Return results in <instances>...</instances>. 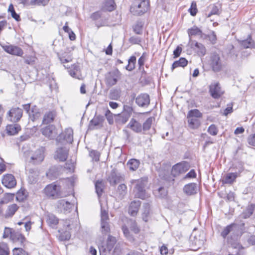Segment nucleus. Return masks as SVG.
Wrapping results in <instances>:
<instances>
[{"instance_id":"nucleus-11","label":"nucleus","mask_w":255,"mask_h":255,"mask_svg":"<svg viewBox=\"0 0 255 255\" xmlns=\"http://www.w3.org/2000/svg\"><path fill=\"white\" fill-rule=\"evenodd\" d=\"M209 92L212 97L214 99L220 98L224 93L220 86L219 83L218 82H214L211 84Z\"/></svg>"},{"instance_id":"nucleus-26","label":"nucleus","mask_w":255,"mask_h":255,"mask_svg":"<svg viewBox=\"0 0 255 255\" xmlns=\"http://www.w3.org/2000/svg\"><path fill=\"white\" fill-rule=\"evenodd\" d=\"M184 191L187 195H193L197 192V186L195 183H190L186 185L184 187Z\"/></svg>"},{"instance_id":"nucleus-30","label":"nucleus","mask_w":255,"mask_h":255,"mask_svg":"<svg viewBox=\"0 0 255 255\" xmlns=\"http://www.w3.org/2000/svg\"><path fill=\"white\" fill-rule=\"evenodd\" d=\"M18 207L15 204H11L8 206L5 214V217L8 218L12 216L17 210Z\"/></svg>"},{"instance_id":"nucleus-35","label":"nucleus","mask_w":255,"mask_h":255,"mask_svg":"<svg viewBox=\"0 0 255 255\" xmlns=\"http://www.w3.org/2000/svg\"><path fill=\"white\" fill-rule=\"evenodd\" d=\"M150 206L149 203H145L143 205V211L142 213V218L143 220L147 222L148 220V216L150 212Z\"/></svg>"},{"instance_id":"nucleus-32","label":"nucleus","mask_w":255,"mask_h":255,"mask_svg":"<svg viewBox=\"0 0 255 255\" xmlns=\"http://www.w3.org/2000/svg\"><path fill=\"white\" fill-rule=\"evenodd\" d=\"M46 222L50 227L54 228L58 223V220L54 215L48 214L47 216Z\"/></svg>"},{"instance_id":"nucleus-37","label":"nucleus","mask_w":255,"mask_h":255,"mask_svg":"<svg viewBox=\"0 0 255 255\" xmlns=\"http://www.w3.org/2000/svg\"><path fill=\"white\" fill-rule=\"evenodd\" d=\"M255 208V206L253 204L248 206L246 210L242 214L243 217L245 219L250 217L253 214Z\"/></svg>"},{"instance_id":"nucleus-44","label":"nucleus","mask_w":255,"mask_h":255,"mask_svg":"<svg viewBox=\"0 0 255 255\" xmlns=\"http://www.w3.org/2000/svg\"><path fill=\"white\" fill-rule=\"evenodd\" d=\"M103 187H104V185H103L102 181H98L96 182V183H95L96 191V193L99 197L102 194V193L103 192Z\"/></svg>"},{"instance_id":"nucleus-19","label":"nucleus","mask_w":255,"mask_h":255,"mask_svg":"<svg viewBox=\"0 0 255 255\" xmlns=\"http://www.w3.org/2000/svg\"><path fill=\"white\" fill-rule=\"evenodd\" d=\"M108 179L111 185H115L123 180V176L116 170H113Z\"/></svg>"},{"instance_id":"nucleus-53","label":"nucleus","mask_w":255,"mask_h":255,"mask_svg":"<svg viewBox=\"0 0 255 255\" xmlns=\"http://www.w3.org/2000/svg\"><path fill=\"white\" fill-rule=\"evenodd\" d=\"M13 255H26L25 252L20 248H15L13 250Z\"/></svg>"},{"instance_id":"nucleus-14","label":"nucleus","mask_w":255,"mask_h":255,"mask_svg":"<svg viewBox=\"0 0 255 255\" xmlns=\"http://www.w3.org/2000/svg\"><path fill=\"white\" fill-rule=\"evenodd\" d=\"M42 134L49 139L54 138L57 134L55 126L49 125L42 129Z\"/></svg>"},{"instance_id":"nucleus-47","label":"nucleus","mask_w":255,"mask_h":255,"mask_svg":"<svg viewBox=\"0 0 255 255\" xmlns=\"http://www.w3.org/2000/svg\"><path fill=\"white\" fill-rule=\"evenodd\" d=\"M130 43L132 44H140L142 38L137 36H131L128 40Z\"/></svg>"},{"instance_id":"nucleus-49","label":"nucleus","mask_w":255,"mask_h":255,"mask_svg":"<svg viewBox=\"0 0 255 255\" xmlns=\"http://www.w3.org/2000/svg\"><path fill=\"white\" fill-rule=\"evenodd\" d=\"M127 186L124 184H120L118 187V192L122 197H123L127 193Z\"/></svg>"},{"instance_id":"nucleus-33","label":"nucleus","mask_w":255,"mask_h":255,"mask_svg":"<svg viewBox=\"0 0 255 255\" xmlns=\"http://www.w3.org/2000/svg\"><path fill=\"white\" fill-rule=\"evenodd\" d=\"M140 162L135 159H130L127 163V166L130 170L135 171L139 167Z\"/></svg>"},{"instance_id":"nucleus-6","label":"nucleus","mask_w":255,"mask_h":255,"mask_svg":"<svg viewBox=\"0 0 255 255\" xmlns=\"http://www.w3.org/2000/svg\"><path fill=\"white\" fill-rule=\"evenodd\" d=\"M231 234L234 238L238 237L240 234L239 226L236 224H231L227 226L221 233V236L225 238L227 235Z\"/></svg>"},{"instance_id":"nucleus-55","label":"nucleus","mask_w":255,"mask_h":255,"mask_svg":"<svg viewBox=\"0 0 255 255\" xmlns=\"http://www.w3.org/2000/svg\"><path fill=\"white\" fill-rule=\"evenodd\" d=\"M120 96L118 91H111L109 97L111 99L117 100L120 98Z\"/></svg>"},{"instance_id":"nucleus-63","label":"nucleus","mask_w":255,"mask_h":255,"mask_svg":"<svg viewBox=\"0 0 255 255\" xmlns=\"http://www.w3.org/2000/svg\"><path fill=\"white\" fill-rule=\"evenodd\" d=\"M101 16V12L100 11H96L94 13H93L92 15H91V18L93 19V20H97L99 18H100Z\"/></svg>"},{"instance_id":"nucleus-13","label":"nucleus","mask_w":255,"mask_h":255,"mask_svg":"<svg viewBox=\"0 0 255 255\" xmlns=\"http://www.w3.org/2000/svg\"><path fill=\"white\" fill-rule=\"evenodd\" d=\"M2 47L6 52L11 55L21 56L23 53V50L16 46L8 45L3 46Z\"/></svg>"},{"instance_id":"nucleus-18","label":"nucleus","mask_w":255,"mask_h":255,"mask_svg":"<svg viewBox=\"0 0 255 255\" xmlns=\"http://www.w3.org/2000/svg\"><path fill=\"white\" fill-rule=\"evenodd\" d=\"M188 34L189 37V44L191 48H193V44L194 41H192V36H199L200 37H202V31L197 26H194L193 27L188 29Z\"/></svg>"},{"instance_id":"nucleus-45","label":"nucleus","mask_w":255,"mask_h":255,"mask_svg":"<svg viewBox=\"0 0 255 255\" xmlns=\"http://www.w3.org/2000/svg\"><path fill=\"white\" fill-rule=\"evenodd\" d=\"M202 116V113L197 109L190 110L188 115L187 117H195V118H201Z\"/></svg>"},{"instance_id":"nucleus-23","label":"nucleus","mask_w":255,"mask_h":255,"mask_svg":"<svg viewBox=\"0 0 255 255\" xmlns=\"http://www.w3.org/2000/svg\"><path fill=\"white\" fill-rule=\"evenodd\" d=\"M59 173L60 168L59 167L52 166L46 173V175L50 179L54 180L58 177Z\"/></svg>"},{"instance_id":"nucleus-7","label":"nucleus","mask_w":255,"mask_h":255,"mask_svg":"<svg viewBox=\"0 0 255 255\" xmlns=\"http://www.w3.org/2000/svg\"><path fill=\"white\" fill-rule=\"evenodd\" d=\"M22 116V110L19 108H13L7 113V119L12 122H17Z\"/></svg>"},{"instance_id":"nucleus-57","label":"nucleus","mask_w":255,"mask_h":255,"mask_svg":"<svg viewBox=\"0 0 255 255\" xmlns=\"http://www.w3.org/2000/svg\"><path fill=\"white\" fill-rule=\"evenodd\" d=\"M219 13V8L218 6L214 5L212 6V10L210 13L208 14V17H210L213 14H218Z\"/></svg>"},{"instance_id":"nucleus-2","label":"nucleus","mask_w":255,"mask_h":255,"mask_svg":"<svg viewBox=\"0 0 255 255\" xmlns=\"http://www.w3.org/2000/svg\"><path fill=\"white\" fill-rule=\"evenodd\" d=\"M136 183V186L134 192H135V196L141 199H144L148 197V194L146 193L145 190V186L146 184L147 180L146 179L141 178L139 180H131L130 181L131 186L133 184Z\"/></svg>"},{"instance_id":"nucleus-36","label":"nucleus","mask_w":255,"mask_h":255,"mask_svg":"<svg viewBox=\"0 0 255 255\" xmlns=\"http://www.w3.org/2000/svg\"><path fill=\"white\" fill-rule=\"evenodd\" d=\"M55 117V114L52 112H48L46 113L43 119V124H49L54 120Z\"/></svg>"},{"instance_id":"nucleus-1","label":"nucleus","mask_w":255,"mask_h":255,"mask_svg":"<svg viewBox=\"0 0 255 255\" xmlns=\"http://www.w3.org/2000/svg\"><path fill=\"white\" fill-rule=\"evenodd\" d=\"M26 160L33 164L41 163L44 159V148L41 147L34 151L24 152Z\"/></svg>"},{"instance_id":"nucleus-39","label":"nucleus","mask_w":255,"mask_h":255,"mask_svg":"<svg viewBox=\"0 0 255 255\" xmlns=\"http://www.w3.org/2000/svg\"><path fill=\"white\" fill-rule=\"evenodd\" d=\"M143 23L142 21H137L133 26L134 32L137 34H141L142 33Z\"/></svg>"},{"instance_id":"nucleus-15","label":"nucleus","mask_w":255,"mask_h":255,"mask_svg":"<svg viewBox=\"0 0 255 255\" xmlns=\"http://www.w3.org/2000/svg\"><path fill=\"white\" fill-rule=\"evenodd\" d=\"M135 102L139 107H147L150 103L149 96L147 94H141L136 98Z\"/></svg>"},{"instance_id":"nucleus-60","label":"nucleus","mask_w":255,"mask_h":255,"mask_svg":"<svg viewBox=\"0 0 255 255\" xmlns=\"http://www.w3.org/2000/svg\"><path fill=\"white\" fill-rule=\"evenodd\" d=\"M208 37L209 40L213 44L216 42L217 38L215 33L214 31H212L210 34L208 35Z\"/></svg>"},{"instance_id":"nucleus-16","label":"nucleus","mask_w":255,"mask_h":255,"mask_svg":"<svg viewBox=\"0 0 255 255\" xmlns=\"http://www.w3.org/2000/svg\"><path fill=\"white\" fill-rule=\"evenodd\" d=\"M73 206L71 203L65 199L59 200L57 203L58 208L64 213L70 212Z\"/></svg>"},{"instance_id":"nucleus-9","label":"nucleus","mask_w":255,"mask_h":255,"mask_svg":"<svg viewBox=\"0 0 255 255\" xmlns=\"http://www.w3.org/2000/svg\"><path fill=\"white\" fill-rule=\"evenodd\" d=\"M210 65L214 72H219L222 68V65L219 55L213 53L210 57Z\"/></svg>"},{"instance_id":"nucleus-17","label":"nucleus","mask_w":255,"mask_h":255,"mask_svg":"<svg viewBox=\"0 0 255 255\" xmlns=\"http://www.w3.org/2000/svg\"><path fill=\"white\" fill-rule=\"evenodd\" d=\"M68 150L66 147L58 148L55 151L54 158L60 161H64L68 157Z\"/></svg>"},{"instance_id":"nucleus-21","label":"nucleus","mask_w":255,"mask_h":255,"mask_svg":"<svg viewBox=\"0 0 255 255\" xmlns=\"http://www.w3.org/2000/svg\"><path fill=\"white\" fill-rule=\"evenodd\" d=\"M140 205L141 202L139 200L132 201L129 206L128 213L132 216H136Z\"/></svg>"},{"instance_id":"nucleus-5","label":"nucleus","mask_w":255,"mask_h":255,"mask_svg":"<svg viewBox=\"0 0 255 255\" xmlns=\"http://www.w3.org/2000/svg\"><path fill=\"white\" fill-rule=\"evenodd\" d=\"M100 231L103 235H107L110 232L108 213L102 208H101V212Z\"/></svg>"},{"instance_id":"nucleus-20","label":"nucleus","mask_w":255,"mask_h":255,"mask_svg":"<svg viewBox=\"0 0 255 255\" xmlns=\"http://www.w3.org/2000/svg\"><path fill=\"white\" fill-rule=\"evenodd\" d=\"M238 176V173L237 172L228 173L223 177L222 182L223 184H232L236 181Z\"/></svg>"},{"instance_id":"nucleus-29","label":"nucleus","mask_w":255,"mask_h":255,"mask_svg":"<svg viewBox=\"0 0 255 255\" xmlns=\"http://www.w3.org/2000/svg\"><path fill=\"white\" fill-rule=\"evenodd\" d=\"M73 130L71 128H67L65 129L64 132L62 133L64 139L66 142L69 143H72L73 141Z\"/></svg>"},{"instance_id":"nucleus-43","label":"nucleus","mask_w":255,"mask_h":255,"mask_svg":"<svg viewBox=\"0 0 255 255\" xmlns=\"http://www.w3.org/2000/svg\"><path fill=\"white\" fill-rule=\"evenodd\" d=\"M136 62V58L132 56L128 60V65L126 66V69L131 71L134 68V64Z\"/></svg>"},{"instance_id":"nucleus-48","label":"nucleus","mask_w":255,"mask_h":255,"mask_svg":"<svg viewBox=\"0 0 255 255\" xmlns=\"http://www.w3.org/2000/svg\"><path fill=\"white\" fill-rule=\"evenodd\" d=\"M130 230L133 231L134 233H138L139 232V229L137 226L136 223L135 221L130 220L128 221V223Z\"/></svg>"},{"instance_id":"nucleus-12","label":"nucleus","mask_w":255,"mask_h":255,"mask_svg":"<svg viewBox=\"0 0 255 255\" xmlns=\"http://www.w3.org/2000/svg\"><path fill=\"white\" fill-rule=\"evenodd\" d=\"M2 184L7 188H11L16 186V181L13 175L7 174L3 176Z\"/></svg>"},{"instance_id":"nucleus-46","label":"nucleus","mask_w":255,"mask_h":255,"mask_svg":"<svg viewBox=\"0 0 255 255\" xmlns=\"http://www.w3.org/2000/svg\"><path fill=\"white\" fill-rule=\"evenodd\" d=\"M153 118L152 117H150L148 118L145 121V122L143 124L142 128L144 131H146L150 128L153 122Z\"/></svg>"},{"instance_id":"nucleus-52","label":"nucleus","mask_w":255,"mask_h":255,"mask_svg":"<svg viewBox=\"0 0 255 255\" xmlns=\"http://www.w3.org/2000/svg\"><path fill=\"white\" fill-rule=\"evenodd\" d=\"M189 11L192 16H194L196 14L197 9L196 8V4L195 2L191 3V6L189 9Z\"/></svg>"},{"instance_id":"nucleus-42","label":"nucleus","mask_w":255,"mask_h":255,"mask_svg":"<svg viewBox=\"0 0 255 255\" xmlns=\"http://www.w3.org/2000/svg\"><path fill=\"white\" fill-rule=\"evenodd\" d=\"M205 241V237L204 233H202L200 235L199 238L198 239L197 236L195 237V244L198 246V248H200L201 246H202Z\"/></svg>"},{"instance_id":"nucleus-8","label":"nucleus","mask_w":255,"mask_h":255,"mask_svg":"<svg viewBox=\"0 0 255 255\" xmlns=\"http://www.w3.org/2000/svg\"><path fill=\"white\" fill-rule=\"evenodd\" d=\"M189 168V165L186 162L178 163L174 165L172 168L171 174L174 177L187 171Z\"/></svg>"},{"instance_id":"nucleus-62","label":"nucleus","mask_w":255,"mask_h":255,"mask_svg":"<svg viewBox=\"0 0 255 255\" xmlns=\"http://www.w3.org/2000/svg\"><path fill=\"white\" fill-rule=\"evenodd\" d=\"M182 51V48L178 46L173 51V55L175 58L178 57L181 54Z\"/></svg>"},{"instance_id":"nucleus-22","label":"nucleus","mask_w":255,"mask_h":255,"mask_svg":"<svg viewBox=\"0 0 255 255\" xmlns=\"http://www.w3.org/2000/svg\"><path fill=\"white\" fill-rule=\"evenodd\" d=\"M116 4L114 0H105L102 5V10L103 11H112L115 9Z\"/></svg>"},{"instance_id":"nucleus-58","label":"nucleus","mask_w":255,"mask_h":255,"mask_svg":"<svg viewBox=\"0 0 255 255\" xmlns=\"http://www.w3.org/2000/svg\"><path fill=\"white\" fill-rule=\"evenodd\" d=\"M248 142L249 144L255 146V134L250 135L248 137Z\"/></svg>"},{"instance_id":"nucleus-27","label":"nucleus","mask_w":255,"mask_h":255,"mask_svg":"<svg viewBox=\"0 0 255 255\" xmlns=\"http://www.w3.org/2000/svg\"><path fill=\"white\" fill-rule=\"evenodd\" d=\"M7 132L9 135H14L20 130V126L18 124L9 125L6 128Z\"/></svg>"},{"instance_id":"nucleus-24","label":"nucleus","mask_w":255,"mask_h":255,"mask_svg":"<svg viewBox=\"0 0 255 255\" xmlns=\"http://www.w3.org/2000/svg\"><path fill=\"white\" fill-rule=\"evenodd\" d=\"M128 126L136 132H140L142 130L141 124L134 119H132L130 120L128 124Z\"/></svg>"},{"instance_id":"nucleus-38","label":"nucleus","mask_w":255,"mask_h":255,"mask_svg":"<svg viewBox=\"0 0 255 255\" xmlns=\"http://www.w3.org/2000/svg\"><path fill=\"white\" fill-rule=\"evenodd\" d=\"M188 61L184 58H180L179 60L175 61L172 66V69H174L179 66L185 67L187 65Z\"/></svg>"},{"instance_id":"nucleus-10","label":"nucleus","mask_w":255,"mask_h":255,"mask_svg":"<svg viewBox=\"0 0 255 255\" xmlns=\"http://www.w3.org/2000/svg\"><path fill=\"white\" fill-rule=\"evenodd\" d=\"M60 188L58 186L51 184L47 185L44 189V193L46 195L53 198H57L59 196Z\"/></svg>"},{"instance_id":"nucleus-59","label":"nucleus","mask_w":255,"mask_h":255,"mask_svg":"<svg viewBox=\"0 0 255 255\" xmlns=\"http://www.w3.org/2000/svg\"><path fill=\"white\" fill-rule=\"evenodd\" d=\"M132 111V109L131 107L128 106V105H125L124 106V110L123 112L122 113H125L127 114H129V115L130 116L131 114Z\"/></svg>"},{"instance_id":"nucleus-54","label":"nucleus","mask_w":255,"mask_h":255,"mask_svg":"<svg viewBox=\"0 0 255 255\" xmlns=\"http://www.w3.org/2000/svg\"><path fill=\"white\" fill-rule=\"evenodd\" d=\"M49 1V0H32L31 3L32 4L45 5L48 3Z\"/></svg>"},{"instance_id":"nucleus-25","label":"nucleus","mask_w":255,"mask_h":255,"mask_svg":"<svg viewBox=\"0 0 255 255\" xmlns=\"http://www.w3.org/2000/svg\"><path fill=\"white\" fill-rule=\"evenodd\" d=\"M118 81V76L114 73H109L106 77V83L109 86L115 85Z\"/></svg>"},{"instance_id":"nucleus-61","label":"nucleus","mask_w":255,"mask_h":255,"mask_svg":"<svg viewBox=\"0 0 255 255\" xmlns=\"http://www.w3.org/2000/svg\"><path fill=\"white\" fill-rule=\"evenodd\" d=\"M130 116L129 114L122 113L121 116L122 123L123 124L126 123L128 121Z\"/></svg>"},{"instance_id":"nucleus-31","label":"nucleus","mask_w":255,"mask_h":255,"mask_svg":"<svg viewBox=\"0 0 255 255\" xmlns=\"http://www.w3.org/2000/svg\"><path fill=\"white\" fill-rule=\"evenodd\" d=\"M116 242L117 240L116 238L111 236H109L107 240L106 248L105 249V250H107L109 252H111L114 248Z\"/></svg>"},{"instance_id":"nucleus-4","label":"nucleus","mask_w":255,"mask_h":255,"mask_svg":"<svg viewBox=\"0 0 255 255\" xmlns=\"http://www.w3.org/2000/svg\"><path fill=\"white\" fill-rule=\"evenodd\" d=\"M72 222V221L69 219L62 221L63 228L58 230L60 233L59 239L60 240L66 241L70 239Z\"/></svg>"},{"instance_id":"nucleus-64","label":"nucleus","mask_w":255,"mask_h":255,"mask_svg":"<svg viewBox=\"0 0 255 255\" xmlns=\"http://www.w3.org/2000/svg\"><path fill=\"white\" fill-rule=\"evenodd\" d=\"M160 253L162 255H167L168 254V249L164 245H163L160 248Z\"/></svg>"},{"instance_id":"nucleus-41","label":"nucleus","mask_w":255,"mask_h":255,"mask_svg":"<svg viewBox=\"0 0 255 255\" xmlns=\"http://www.w3.org/2000/svg\"><path fill=\"white\" fill-rule=\"evenodd\" d=\"M79 71V67L77 65H73L71 68L68 70L69 74L73 78L79 79L77 76V73Z\"/></svg>"},{"instance_id":"nucleus-51","label":"nucleus","mask_w":255,"mask_h":255,"mask_svg":"<svg viewBox=\"0 0 255 255\" xmlns=\"http://www.w3.org/2000/svg\"><path fill=\"white\" fill-rule=\"evenodd\" d=\"M208 131L210 134L216 135L218 133V129L215 125L212 124L209 127Z\"/></svg>"},{"instance_id":"nucleus-28","label":"nucleus","mask_w":255,"mask_h":255,"mask_svg":"<svg viewBox=\"0 0 255 255\" xmlns=\"http://www.w3.org/2000/svg\"><path fill=\"white\" fill-rule=\"evenodd\" d=\"M188 122L190 128L195 129L197 128L200 125V121L195 117H187Z\"/></svg>"},{"instance_id":"nucleus-34","label":"nucleus","mask_w":255,"mask_h":255,"mask_svg":"<svg viewBox=\"0 0 255 255\" xmlns=\"http://www.w3.org/2000/svg\"><path fill=\"white\" fill-rule=\"evenodd\" d=\"M195 49L199 56H203L206 54V49L205 47L201 43L196 42L194 44Z\"/></svg>"},{"instance_id":"nucleus-56","label":"nucleus","mask_w":255,"mask_h":255,"mask_svg":"<svg viewBox=\"0 0 255 255\" xmlns=\"http://www.w3.org/2000/svg\"><path fill=\"white\" fill-rule=\"evenodd\" d=\"M251 40V39L243 40L241 42V45L245 48L251 47L253 46V44Z\"/></svg>"},{"instance_id":"nucleus-3","label":"nucleus","mask_w":255,"mask_h":255,"mask_svg":"<svg viewBox=\"0 0 255 255\" xmlns=\"http://www.w3.org/2000/svg\"><path fill=\"white\" fill-rule=\"evenodd\" d=\"M149 5V2L147 0L136 1L132 4L130 10L134 15H142L147 11Z\"/></svg>"},{"instance_id":"nucleus-40","label":"nucleus","mask_w":255,"mask_h":255,"mask_svg":"<svg viewBox=\"0 0 255 255\" xmlns=\"http://www.w3.org/2000/svg\"><path fill=\"white\" fill-rule=\"evenodd\" d=\"M9 251L7 245L4 243H0V255H9Z\"/></svg>"},{"instance_id":"nucleus-50","label":"nucleus","mask_w":255,"mask_h":255,"mask_svg":"<svg viewBox=\"0 0 255 255\" xmlns=\"http://www.w3.org/2000/svg\"><path fill=\"white\" fill-rule=\"evenodd\" d=\"M122 230L125 237L129 241H133L132 236L130 235L128 228L126 226L122 227Z\"/></svg>"}]
</instances>
